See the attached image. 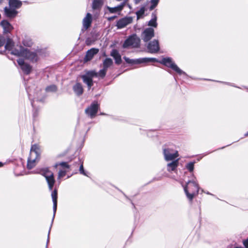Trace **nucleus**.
<instances>
[{
  "label": "nucleus",
  "mask_w": 248,
  "mask_h": 248,
  "mask_svg": "<svg viewBox=\"0 0 248 248\" xmlns=\"http://www.w3.org/2000/svg\"><path fill=\"white\" fill-rule=\"evenodd\" d=\"M41 150L39 146L37 144H33L31 148L30 155L28 159L27 168L31 170L36 164V161L39 160L40 156Z\"/></svg>",
  "instance_id": "obj_1"
},
{
  "label": "nucleus",
  "mask_w": 248,
  "mask_h": 248,
  "mask_svg": "<svg viewBox=\"0 0 248 248\" xmlns=\"http://www.w3.org/2000/svg\"><path fill=\"white\" fill-rule=\"evenodd\" d=\"M3 166V163L1 162H0V167H2Z\"/></svg>",
  "instance_id": "obj_50"
},
{
  "label": "nucleus",
  "mask_w": 248,
  "mask_h": 248,
  "mask_svg": "<svg viewBox=\"0 0 248 248\" xmlns=\"http://www.w3.org/2000/svg\"><path fill=\"white\" fill-rule=\"evenodd\" d=\"M124 59L126 63L132 64H138L157 62V60L154 58H140L136 59H130L126 57H124Z\"/></svg>",
  "instance_id": "obj_7"
},
{
  "label": "nucleus",
  "mask_w": 248,
  "mask_h": 248,
  "mask_svg": "<svg viewBox=\"0 0 248 248\" xmlns=\"http://www.w3.org/2000/svg\"><path fill=\"white\" fill-rule=\"evenodd\" d=\"M79 171L80 174H82L85 176H88L87 172L84 170L83 162H82L79 166Z\"/></svg>",
  "instance_id": "obj_37"
},
{
  "label": "nucleus",
  "mask_w": 248,
  "mask_h": 248,
  "mask_svg": "<svg viewBox=\"0 0 248 248\" xmlns=\"http://www.w3.org/2000/svg\"><path fill=\"white\" fill-rule=\"evenodd\" d=\"M107 71V70L103 68V69L100 70L98 72H96V75L94 76V77H100L101 78H104L106 75Z\"/></svg>",
  "instance_id": "obj_32"
},
{
  "label": "nucleus",
  "mask_w": 248,
  "mask_h": 248,
  "mask_svg": "<svg viewBox=\"0 0 248 248\" xmlns=\"http://www.w3.org/2000/svg\"><path fill=\"white\" fill-rule=\"evenodd\" d=\"M50 230H51V227L49 228L48 233L47 239L46 244V248H47L48 244L49 241V234H50Z\"/></svg>",
  "instance_id": "obj_42"
},
{
  "label": "nucleus",
  "mask_w": 248,
  "mask_h": 248,
  "mask_svg": "<svg viewBox=\"0 0 248 248\" xmlns=\"http://www.w3.org/2000/svg\"><path fill=\"white\" fill-rule=\"evenodd\" d=\"M57 90L56 85L53 84L46 87V91L48 92H55Z\"/></svg>",
  "instance_id": "obj_33"
},
{
  "label": "nucleus",
  "mask_w": 248,
  "mask_h": 248,
  "mask_svg": "<svg viewBox=\"0 0 248 248\" xmlns=\"http://www.w3.org/2000/svg\"><path fill=\"white\" fill-rule=\"evenodd\" d=\"M113 64L112 60L110 58H106L103 62V68L108 70V69Z\"/></svg>",
  "instance_id": "obj_28"
},
{
  "label": "nucleus",
  "mask_w": 248,
  "mask_h": 248,
  "mask_svg": "<svg viewBox=\"0 0 248 248\" xmlns=\"http://www.w3.org/2000/svg\"><path fill=\"white\" fill-rule=\"evenodd\" d=\"M66 173V171L65 170H60L58 173V179H60L63 177H64Z\"/></svg>",
  "instance_id": "obj_40"
},
{
  "label": "nucleus",
  "mask_w": 248,
  "mask_h": 248,
  "mask_svg": "<svg viewBox=\"0 0 248 248\" xmlns=\"http://www.w3.org/2000/svg\"><path fill=\"white\" fill-rule=\"evenodd\" d=\"M58 165H60V166H62L63 168H70V166L67 164V162H60L59 163H57L55 165V167H57V166H58Z\"/></svg>",
  "instance_id": "obj_38"
},
{
  "label": "nucleus",
  "mask_w": 248,
  "mask_h": 248,
  "mask_svg": "<svg viewBox=\"0 0 248 248\" xmlns=\"http://www.w3.org/2000/svg\"><path fill=\"white\" fill-rule=\"evenodd\" d=\"M116 17V16H111V17H108V19L109 21H111V20H112L113 19H114Z\"/></svg>",
  "instance_id": "obj_43"
},
{
  "label": "nucleus",
  "mask_w": 248,
  "mask_h": 248,
  "mask_svg": "<svg viewBox=\"0 0 248 248\" xmlns=\"http://www.w3.org/2000/svg\"><path fill=\"white\" fill-rule=\"evenodd\" d=\"M95 75L96 72L94 70H91L87 72L85 75L81 76L83 82L87 85L89 90H90L93 85V78Z\"/></svg>",
  "instance_id": "obj_8"
},
{
  "label": "nucleus",
  "mask_w": 248,
  "mask_h": 248,
  "mask_svg": "<svg viewBox=\"0 0 248 248\" xmlns=\"http://www.w3.org/2000/svg\"><path fill=\"white\" fill-rule=\"evenodd\" d=\"M6 42V39L4 36H0V47L3 46Z\"/></svg>",
  "instance_id": "obj_41"
},
{
  "label": "nucleus",
  "mask_w": 248,
  "mask_h": 248,
  "mask_svg": "<svg viewBox=\"0 0 248 248\" xmlns=\"http://www.w3.org/2000/svg\"><path fill=\"white\" fill-rule=\"evenodd\" d=\"M213 152V151H212V152H208V153H207L205 154L204 155V156L206 155H208V154H210V153H212Z\"/></svg>",
  "instance_id": "obj_47"
},
{
  "label": "nucleus",
  "mask_w": 248,
  "mask_h": 248,
  "mask_svg": "<svg viewBox=\"0 0 248 248\" xmlns=\"http://www.w3.org/2000/svg\"><path fill=\"white\" fill-rule=\"evenodd\" d=\"M145 8L144 7H142L140 9L136 12V15L137 16V18H140L144 13Z\"/></svg>",
  "instance_id": "obj_35"
},
{
  "label": "nucleus",
  "mask_w": 248,
  "mask_h": 248,
  "mask_svg": "<svg viewBox=\"0 0 248 248\" xmlns=\"http://www.w3.org/2000/svg\"><path fill=\"white\" fill-rule=\"evenodd\" d=\"M17 62L24 74L29 75L30 73L32 67L29 64L25 63L22 59H18Z\"/></svg>",
  "instance_id": "obj_15"
},
{
  "label": "nucleus",
  "mask_w": 248,
  "mask_h": 248,
  "mask_svg": "<svg viewBox=\"0 0 248 248\" xmlns=\"http://www.w3.org/2000/svg\"><path fill=\"white\" fill-rule=\"evenodd\" d=\"M0 25L3 29L4 33H10L13 29L12 25L7 20H2Z\"/></svg>",
  "instance_id": "obj_19"
},
{
  "label": "nucleus",
  "mask_w": 248,
  "mask_h": 248,
  "mask_svg": "<svg viewBox=\"0 0 248 248\" xmlns=\"http://www.w3.org/2000/svg\"><path fill=\"white\" fill-rule=\"evenodd\" d=\"M161 63L166 66L171 68L179 75H183L186 78L188 77L186 73L179 68L174 62L172 61L171 58L167 57L163 58L161 60Z\"/></svg>",
  "instance_id": "obj_4"
},
{
  "label": "nucleus",
  "mask_w": 248,
  "mask_h": 248,
  "mask_svg": "<svg viewBox=\"0 0 248 248\" xmlns=\"http://www.w3.org/2000/svg\"><path fill=\"white\" fill-rule=\"evenodd\" d=\"M26 49L21 45L17 46L12 49L11 53L16 56L23 57L25 52H26Z\"/></svg>",
  "instance_id": "obj_18"
},
{
  "label": "nucleus",
  "mask_w": 248,
  "mask_h": 248,
  "mask_svg": "<svg viewBox=\"0 0 248 248\" xmlns=\"http://www.w3.org/2000/svg\"><path fill=\"white\" fill-rule=\"evenodd\" d=\"M73 90L75 93L78 96L83 94L84 91L82 84L79 82H77L73 86Z\"/></svg>",
  "instance_id": "obj_23"
},
{
  "label": "nucleus",
  "mask_w": 248,
  "mask_h": 248,
  "mask_svg": "<svg viewBox=\"0 0 248 248\" xmlns=\"http://www.w3.org/2000/svg\"><path fill=\"white\" fill-rule=\"evenodd\" d=\"M22 5V2L19 0H9V5L11 8L19 9Z\"/></svg>",
  "instance_id": "obj_26"
},
{
  "label": "nucleus",
  "mask_w": 248,
  "mask_h": 248,
  "mask_svg": "<svg viewBox=\"0 0 248 248\" xmlns=\"http://www.w3.org/2000/svg\"><path fill=\"white\" fill-rule=\"evenodd\" d=\"M99 105L96 102H94L87 108L85 110V113L91 118H93L96 115Z\"/></svg>",
  "instance_id": "obj_11"
},
{
  "label": "nucleus",
  "mask_w": 248,
  "mask_h": 248,
  "mask_svg": "<svg viewBox=\"0 0 248 248\" xmlns=\"http://www.w3.org/2000/svg\"><path fill=\"white\" fill-rule=\"evenodd\" d=\"M184 189L187 199L192 201L194 197L198 194L199 187L196 181L189 180L184 187Z\"/></svg>",
  "instance_id": "obj_3"
},
{
  "label": "nucleus",
  "mask_w": 248,
  "mask_h": 248,
  "mask_svg": "<svg viewBox=\"0 0 248 248\" xmlns=\"http://www.w3.org/2000/svg\"><path fill=\"white\" fill-rule=\"evenodd\" d=\"M225 84H227V85H231V86H232L235 87V86H234V85H232L230 83H229V82H226V83H225ZM235 87H236V86H235Z\"/></svg>",
  "instance_id": "obj_45"
},
{
  "label": "nucleus",
  "mask_w": 248,
  "mask_h": 248,
  "mask_svg": "<svg viewBox=\"0 0 248 248\" xmlns=\"http://www.w3.org/2000/svg\"><path fill=\"white\" fill-rule=\"evenodd\" d=\"M33 115V117H35L37 116V113H36V112H34Z\"/></svg>",
  "instance_id": "obj_48"
},
{
  "label": "nucleus",
  "mask_w": 248,
  "mask_h": 248,
  "mask_svg": "<svg viewBox=\"0 0 248 248\" xmlns=\"http://www.w3.org/2000/svg\"><path fill=\"white\" fill-rule=\"evenodd\" d=\"M110 56L114 58L116 64L119 65L122 63L121 56L117 50L112 49L110 53Z\"/></svg>",
  "instance_id": "obj_24"
},
{
  "label": "nucleus",
  "mask_w": 248,
  "mask_h": 248,
  "mask_svg": "<svg viewBox=\"0 0 248 248\" xmlns=\"http://www.w3.org/2000/svg\"><path fill=\"white\" fill-rule=\"evenodd\" d=\"M194 162H190L186 165V167L190 172H191L193 171L194 170Z\"/></svg>",
  "instance_id": "obj_36"
},
{
  "label": "nucleus",
  "mask_w": 248,
  "mask_h": 248,
  "mask_svg": "<svg viewBox=\"0 0 248 248\" xmlns=\"http://www.w3.org/2000/svg\"><path fill=\"white\" fill-rule=\"evenodd\" d=\"M132 21L133 18L132 17L126 16L120 19L117 22L116 26L118 29H122L131 23Z\"/></svg>",
  "instance_id": "obj_14"
},
{
  "label": "nucleus",
  "mask_w": 248,
  "mask_h": 248,
  "mask_svg": "<svg viewBox=\"0 0 248 248\" xmlns=\"http://www.w3.org/2000/svg\"><path fill=\"white\" fill-rule=\"evenodd\" d=\"M6 0H0V4L5 2Z\"/></svg>",
  "instance_id": "obj_46"
},
{
  "label": "nucleus",
  "mask_w": 248,
  "mask_h": 248,
  "mask_svg": "<svg viewBox=\"0 0 248 248\" xmlns=\"http://www.w3.org/2000/svg\"><path fill=\"white\" fill-rule=\"evenodd\" d=\"M34 85L31 87V88L30 87H29V86L28 87L27 85H26V90L28 94L29 98L31 101V104L32 105V107L34 108V102L35 101L43 102L45 99V97H43V98L39 97V94H40V93L36 92V93H34V94H33V96H34V97L33 98H31V96L32 95V89H34Z\"/></svg>",
  "instance_id": "obj_9"
},
{
  "label": "nucleus",
  "mask_w": 248,
  "mask_h": 248,
  "mask_svg": "<svg viewBox=\"0 0 248 248\" xmlns=\"http://www.w3.org/2000/svg\"><path fill=\"white\" fill-rule=\"evenodd\" d=\"M155 36V31L152 28L145 29L141 33V37L143 41L147 42Z\"/></svg>",
  "instance_id": "obj_12"
},
{
  "label": "nucleus",
  "mask_w": 248,
  "mask_h": 248,
  "mask_svg": "<svg viewBox=\"0 0 248 248\" xmlns=\"http://www.w3.org/2000/svg\"><path fill=\"white\" fill-rule=\"evenodd\" d=\"M81 163L82 162H81L79 159H78V161L75 162L73 165L70 166V170L74 171L73 174H76L78 173V169Z\"/></svg>",
  "instance_id": "obj_29"
},
{
  "label": "nucleus",
  "mask_w": 248,
  "mask_h": 248,
  "mask_svg": "<svg viewBox=\"0 0 248 248\" xmlns=\"http://www.w3.org/2000/svg\"><path fill=\"white\" fill-rule=\"evenodd\" d=\"M92 22V16L90 13H87L82 21L83 27L87 30L91 25Z\"/></svg>",
  "instance_id": "obj_20"
},
{
  "label": "nucleus",
  "mask_w": 248,
  "mask_h": 248,
  "mask_svg": "<svg viewBox=\"0 0 248 248\" xmlns=\"http://www.w3.org/2000/svg\"><path fill=\"white\" fill-rule=\"evenodd\" d=\"M126 3L125 1L122 2L120 4L114 7L107 6V8L110 13H116L120 12L124 8Z\"/></svg>",
  "instance_id": "obj_22"
},
{
  "label": "nucleus",
  "mask_w": 248,
  "mask_h": 248,
  "mask_svg": "<svg viewBox=\"0 0 248 248\" xmlns=\"http://www.w3.org/2000/svg\"><path fill=\"white\" fill-rule=\"evenodd\" d=\"M134 0V3H135V4H138V3H139L142 0Z\"/></svg>",
  "instance_id": "obj_44"
},
{
  "label": "nucleus",
  "mask_w": 248,
  "mask_h": 248,
  "mask_svg": "<svg viewBox=\"0 0 248 248\" xmlns=\"http://www.w3.org/2000/svg\"><path fill=\"white\" fill-rule=\"evenodd\" d=\"M179 159H176L174 160H171L172 162L168 163L167 165V170L168 171H175L178 166Z\"/></svg>",
  "instance_id": "obj_25"
},
{
  "label": "nucleus",
  "mask_w": 248,
  "mask_h": 248,
  "mask_svg": "<svg viewBox=\"0 0 248 248\" xmlns=\"http://www.w3.org/2000/svg\"><path fill=\"white\" fill-rule=\"evenodd\" d=\"M152 19L148 22V25L149 26L153 27L156 28L157 26V23L156 22L157 17L155 14L153 13L152 14Z\"/></svg>",
  "instance_id": "obj_30"
},
{
  "label": "nucleus",
  "mask_w": 248,
  "mask_h": 248,
  "mask_svg": "<svg viewBox=\"0 0 248 248\" xmlns=\"http://www.w3.org/2000/svg\"><path fill=\"white\" fill-rule=\"evenodd\" d=\"M147 49L148 52L150 53H156L159 49V42L157 40L154 39L150 41L147 45Z\"/></svg>",
  "instance_id": "obj_13"
},
{
  "label": "nucleus",
  "mask_w": 248,
  "mask_h": 248,
  "mask_svg": "<svg viewBox=\"0 0 248 248\" xmlns=\"http://www.w3.org/2000/svg\"><path fill=\"white\" fill-rule=\"evenodd\" d=\"M4 10L5 16L10 18L16 17L18 13L16 9L11 8L10 7H5Z\"/></svg>",
  "instance_id": "obj_17"
},
{
  "label": "nucleus",
  "mask_w": 248,
  "mask_h": 248,
  "mask_svg": "<svg viewBox=\"0 0 248 248\" xmlns=\"http://www.w3.org/2000/svg\"><path fill=\"white\" fill-rule=\"evenodd\" d=\"M5 43V49L11 51L13 48V47L14 46V42L13 40L10 38H7L6 40Z\"/></svg>",
  "instance_id": "obj_31"
},
{
  "label": "nucleus",
  "mask_w": 248,
  "mask_h": 248,
  "mask_svg": "<svg viewBox=\"0 0 248 248\" xmlns=\"http://www.w3.org/2000/svg\"><path fill=\"white\" fill-rule=\"evenodd\" d=\"M41 50H36L34 51H31L26 48L23 57L31 62H36L39 60V56Z\"/></svg>",
  "instance_id": "obj_10"
},
{
  "label": "nucleus",
  "mask_w": 248,
  "mask_h": 248,
  "mask_svg": "<svg viewBox=\"0 0 248 248\" xmlns=\"http://www.w3.org/2000/svg\"><path fill=\"white\" fill-rule=\"evenodd\" d=\"M163 154L164 159L166 161L174 160L178 159L179 154L177 151L172 148L169 147H164L163 149Z\"/></svg>",
  "instance_id": "obj_6"
},
{
  "label": "nucleus",
  "mask_w": 248,
  "mask_h": 248,
  "mask_svg": "<svg viewBox=\"0 0 248 248\" xmlns=\"http://www.w3.org/2000/svg\"><path fill=\"white\" fill-rule=\"evenodd\" d=\"M205 193H206L207 194H208V195H211V194L210 192H205Z\"/></svg>",
  "instance_id": "obj_51"
},
{
  "label": "nucleus",
  "mask_w": 248,
  "mask_h": 248,
  "mask_svg": "<svg viewBox=\"0 0 248 248\" xmlns=\"http://www.w3.org/2000/svg\"><path fill=\"white\" fill-rule=\"evenodd\" d=\"M140 39L136 34H133L128 36L123 44L124 48H127L130 47L138 48L140 46Z\"/></svg>",
  "instance_id": "obj_5"
},
{
  "label": "nucleus",
  "mask_w": 248,
  "mask_h": 248,
  "mask_svg": "<svg viewBox=\"0 0 248 248\" xmlns=\"http://www.w3.org/2000/svg\"><path fill=\"white\" fill-rule=\"evenodd\" d=\"M51 197L53 202V215L52 219L51 224L53 223V221L54 220L55 214L57 211V198H58V193L57 190L55 189L53 191H52L51 193ZM52 225H51V226Z\"/></svg>",
  "instance_id": "obj_16"
},
{
  "label": "nucleus",
  "mask_w": 248,
  "mask_h": 248,
  "mask_svg": "<svg viewBox=\"0 0 248 248\" xmlns=\"http://www.w3.org/2000/svg\"><path fill=\"white\" fill-rule=\"evenodd\" d=\"M98 52L99 49L96 48H92L88 50L86 52L84 60L86 62L91 60Z\"/></svg>",
  "instance_id": "obj_21"
},
{
  "label": "nucleus",
  "mask_w": 248,
  "mask_h": 248,
  "mask_svg": "<svg viewBox=\"0 0 248 248\" xmlns=\"http://www.w3.org/2000/svg\"><path fill=\"white\" fill-rule=\"evenodd\" d=\"M159 0H151V5L149 8L150 10H154L157 5Z\"/></svg>",
  "instance_id": "obj_34"
},
{
  "label": "nucleus",
  "mask_w": 248,
  "mask_h": 248,
  "mask_svg": "<svg viewBox=\"0 0 248 248\" xmlns=\"http://www.w3.org/2000/svg\"><path fill=\"white\" fill-rule=\"evenodd\" d=\"M225 147H222V148H220V149H223Z\"/></svg>",
  "instance_id": "obj_52"
},
{
  "label": "nucleus",
  "mask_w": 248,
  "mask_h": 248,
  "mask_svg": "<svg viewBox=\"0 0 248 248\" xmlns=\"http://www.w3.org/2000/svg\"><path fill=\"white\" fill-rule=\"evenodd\" d=\"M36 173H39L43 176L48 185V189L52 191L55 183V180L53 173L50 171L48 168H38L35 171Z\"/></svg>",
  "instance_id": "obj_2"
},
{
  "label": "nucleus",
  "mask_w": 248,
  "mask_h": 248,
  "mask_svg": "<svg viewBox=\"0 0 248 248\" xmlns=\"http://www.w3.org/2000/svg\"><path fill=\"white\" fill-rule=\"evenodd\" d=\"M103 4V0H93L92 3V8L93 10H100Z\"/></svg>",
  "instance_id": "obj_27"
},
{
  "label": "nucleus",
  "mask_w": 248,
  "mask_h": 248,
  "mask_svg": "<svg viewBox=\"0 0 248 248\" xmlns=\"http://www.w3.org/2000/svg\"><path fill=\"white\" fill-rule=\"evenodd\" d=\"M245 137H248V131L245 134Z\"/></svg>",
  "instance_id": "obj_49"
},
{
  "label": "nucleus",
  "mask_w": 248,
  "mask_h": 248,
  "mask_svg": "<svg viewBox=\"0 0 248 248\" xmlns=\"http://www.w3.org/2000/svg\"><path fill=\"white\" fill-rule=\"evenodd\" d=\"M23 44L25 46H31L32 44V42L31 41V40L30 39H29V40H24L23 41Z\"/></svg>",
  "instance_id": "obj_39"
}]
</instances>
